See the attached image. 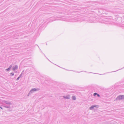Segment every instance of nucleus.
Here are the masks:
<instances>
[{"mask_svg": "<svg viewBox=\"0 0 124 124\" xmlns=\"http://www.w3.org/2000/svg\"><path fill=\"white\" fill-rule=\"evenodd\" d=\"M20 78V77H18L17 78V80H19Z\"/></svg>", "mask_w": 124, "mask_h": 124, "instance_id": "9", "label": "nucleus"}, {"mask_svg": "<svg viewBox=\"0 0 124 124\" xmlns=\"http://www.w3.org/2000/svg\"><path fill=\"white\" fill-rule=\"evenodd\" d=\"M69 98V97H66V98H68V99Z\"/></svg>", "mask_w": 124, "mask_h": 124, "instance_id": "11", "label": "nucleus"}, {"mask_svg": "<svg viewBox=\"0 0 124 124\" xmlns=\"http://www.w3.org/2000/svg\"><path fill=\"white\" fill-rule=\"evenodd\" d=\"M97 94L96 93H95L94 94V96H95L96 95H97Z\"/></svg>", "mask_w": 124, "mask_h": 124, "instance_id": "7", "label": "nucleus"}, {"mask_svg": "<svg viewBox=\"0 0 124 124\" xmlns=\"http://www.w3.org/2000/svg\"><path fill=\"white\" fill-rule=\"evenodd\" d=\"M13 70H15L17 69L18 68V66L17 65H15L13 66Z\"/></svg>", "mask_w": 124, "mask_h": 124, "instance_id": "2", "label": "nucleus"}, {"mask_svg": "<svg viewBox=\"0 0 124 124\" xmlns=\"http://www.w3.org/2000/svg\"><path fill=\"white\" fill-rule=\"evenodd\" d=\"M124 99V95H120L117 98V99L118 100H121Z\"/></svg>", "mask_w": 124, "mask_h": 124, "instance_id": "1", "label": "nucleus"}, {"mask_svg": "<svg viewBox=\"0 0 124 124\" xmlns=\"http://www.w3.org/2000/svg\"><path fill=\"white\" fill-rule=\"evenodd\" d=\"M10 74H11V76H13L14 75V74L12 73H11Z\"/></svg>", "mask_w": 124, "mask_h": 124, "instance_id": "8", "label": "nucleus"}, {"mask_svg": "<svg viewBox=\"0 0 124 124\" xmlns=\"http://www.w3.org/2000/svg\"><path fill=\"white\" fill-rule=\"evenodd\" d=\"M36 89H32L31 90V91H36Z\"/></svg>", "mask_w": 124, "mask_h": 124, "instance_id": "6", "label": "nucleus"}, {"mask_svg": "<svg viewBox=\"0 0 124 124\" xmlns=\"http://www.w3.org/2000/svg\"><path fill=\"white\" fill-rule=\"evenodd\" d=\"M12 65H10V66H9V67L7 69H6L5 70H10L11 68H12Z\"/></svg>", "mask_w": 124, "mask_h": 124, "instance_id": "3", "label": "nucleus"}, {"mask_svg": "<svg viewBox=\"0 0 124 124\" xmlns=\"http://www.w3.org/2000/svg\"><path fill=\"white\" fill-rule=\"evenodd\" d=\"M72 98H73V99L74 100H75L76 99V97L74 96H73Z\"/></svg>", "mask_w": 124, "mask_h": 124, "instance_id": "5", "label": "nucleus"}, {"mask_svg": "<svg viewBox=\"0 0 124 124\" xmlns=\"http://www.w3.org/2000/svg\"><path fill=\"white\" fill-rule=\"evenodd\" d=\"M0 108H1V109H2V108L1 107H0Z\"/></svg>", "mask_w": 124, "mask_h": 124, "instance_id": "12", "label": "nucleus"}, {"mask_svg": "<svg viewBox=\"0 0 124 124\" xmlns=\"http://www.w3.org/2000/svg\"><path fill=\"white\" fill-rule=\"evenodd\" d=\"M97 96H98V97H100V95L98 94H97Z\"/></svg>", "mask_w": 124, "mask_h": 124, "instance_id": "10", "label": "nucleus"}, {"mask_svg": "<svg viewBox=\"0 0 124 124\" xmlns=\"http://www.w3.org/2000/svg\"><path fill=\"white\" fill-rule=\"evenodd\" d=\"M96 107V105L92 106L90 107V109H92L94 107Z\"/></svg>", "mask_w": 124, "mask_h": 124, "instance_id": "4", "label": "nucleus"}]
</instances>
